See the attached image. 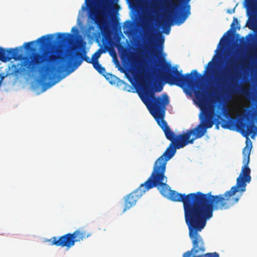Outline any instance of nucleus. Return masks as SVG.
I'll return each mask as SVG.
<instances>
[{
  "label": "nucleus",
  "mask_w": 257,
  "mask_h": 257,
  "mask_svg": "<svg viewBox=\"0 0 257 257\" xmlns=\"http://www.w3.org/2000/svg\"><path fill=\"white\" fill-rule=\"evenodd\" d=\"M129 25H131V22L130 21H127L126 22Z\"/></svg>",
  "instance_id": "nucleus-27"
},
{
  "label": "nucleus",
  "mask_w": 257,
  "mask_h": 257,
  "mask_svg": "<svg viewBox=\"0 0 257 257\" xmlns=\"http://www.w3.org/2000/svg\"><path fill=\"white\" fill-rule=\"evenodd\" d=\"M101 7H108V6L107 5L104 4L101 5Z\"/></svg>",
  "instance_id": "nucleus-24"
},
{
  "label": "nucleus",
  "mask_w": 257,
  "mask_h": 257,
  "mask_svg": "<svg viewBox=\"0 0 257 257\" xmlns=\"http://www.w3.org/2000/svg\"><path fill=\"white\" fill-rule=\"evenodd\" d=\"M166 4L169 7L173 9H177L179 8V5L178 3H174L172 0H166Z\"/></svg>",
  "instance_id": "nucleus-14"
},
{
  "label": "nucleus",
  "mask_w": 257,
  "mask_h": 257,
  "mask_svg": "<svg viewBox=\"0 0 257 257\" xmlns=\"http://www.w3.org/2000/svg\"><path fill=\"white\" fill-rule=\"evenodd\" d=\"M236 24H238V21L237 20V19L236 18H233V22L231 25V29L227 31V33L230 32L231 30L232 29L233 32H235L236 31V28L235 27V25Z\"/></svg>",
  "instance_id": "nucleus-16"
},
{
  "label": "nucleus",
  "mask_w": 257,
  "mask_h": 257,
  "mask_svg": "<svg viewBox=\"0 0 257 257\" xmlns=\"http://www.w3.org/2000/svg\"><path fill=\"white\" fill-rule=\"evenodd\" d=\"M74 30H75L76 31H77V30L76 28H75L74 27L72 28V31H73Z\"/></svg>",
  "instance_id": "nucleus-25"
},
{
  "label": "nucleus",
  "mask_w": 257,
  "mask_h": 257,
  "mask_svg": "<svg viewBox=\"0 0 257 257\" xmlns=\"http://www.w3.org/2000/svg\"><path fill=\"white\" fill-rule=\"evenodd\" d=\"M164 42V38L162 35H160V39L158 40V50L160 52H161L163 51Z\"/></svg>",
  "instance_id": "nucleus-15"
},
{
  "label": "nucleus",
  "mask_w": 257,
  "mask_h": 257,
  "mask_svg": "<svg viewBox=\"0 0 257 257\" xmlns=\"http://www.w3.org/2000/svg\"><path fill=\"white\" fill-rule=\"evenodd\" d=\"M198 101L203 113L200 114V123L195 128L177 135L164 120L166 106L169 104V100H143L149 107L151 113L171 143L163 155L156 161L153 171L148 179L124 197L123 213L134 206L146 191L154 187H156L163 196L166 195L169 187L167 185V178L165 175L167 162L175 155L176 149L192 144L195 140L204 135L207 129L212 127L214 123L212 116L215 115L213 107L207 105L206 100Z\"/></svg>",
  "instance_id": "nucleus-1"
},
{
  "label": "nucleus",
  "mask_w": 257,
  "mask_h": 257,
  "mask_svg": "<svg viewBox=\"0 0 257 257\" xmlns=\"http://www.w3.org/2000/svg\"><path fill=\"white\" fill-rule=\"evenodd\" d=\"M176 1H179V0H175Z\"/></svg>",
  "instance_id": "nucleus-30"
},
{
  "label": "nucleus",
  "mask_w": 257,
  "mask_h": 257,
  "mask_svg": "<svg viewBox=\"0 0 257 257\" xmlns=\"http://www.w3.org/2000/svg\"><path fill=\"white\" fill-rule=\"evenodd\" d=\"M162 89H163V86L159 85L155 88V91L156 92H160L162 90Z\"/></svg>",
  "instance_id": "nucleus-21"
},
{
  "label": "nucleus",
  "mask_w": 257,
  "mask_h": 257,
  "mask_svg": "<svg viewBox=\"0 0 257 257\" xmlns=\"http://www.w3.org/2000/svg\"><path fill=\"white\" fill-rule=\"evenodd\" d=\"M250 151L251 147L247 146L243 149V166L236 184L224 194L212 195L211 191L206 194L199 191L186 195L170 190L167 184L168 191L164 196L172 201L183 203L185 221L191 234L194 230L204 228L207 220L212 217L213 210L229 209L238 201L242 193L246 190L247 183L251 181L248 167Z\"/></svg>",
  "instance_id": "nucleus-2"
},
{
  "label": "nucleus",
  "mask_w": 257,
  "mask_h": 257,
  "mask_svg": "<svg viewBox=\"0 0 257 257\" xmlns=\"http://www.w3.org/2000/svg\"><path fill=\"white\" fill-rule=\"evenodd\" d=\"M21 51V48L19 47L6 49L0 47L1 61L7 62L12 59L21 61L20 63L17 65H12L10 68V74L16 76L28 74L36 72L42 64L47 63L48 65L45 66L46 73L42 75V78L45 81H52L57 78L58 74L63 73L71 65L73 59V55L70 54L68 55V59L65 64L56 66L55 65L64 61L65 57L58 53L60 50L55 46L45 50L42 54L34 53L30 56H23L20 53Z\"/></svg>",
  "instance_id": "nucleus-3"
},
{
  "label": "nucleus",
  "mask_w": 257,
  "mask_h": 257,
  "mask_svg": "<svg viewBox=\"0 0 257 257\" xmlns=\"http://www.w3.org/2000/svg\"><path fill=\"white\" fill-rule=\"evenodd\" d=\"M93 67L101 75L104 76L107 80H109V77L112 78L113 76L111 74L107 73L105 74V69L102 67L99 63L98 61H95L92 64Z\"/></svg>",
  "instance_id": "nucleus-11"
},
{
  "label": "nucleus",
  "mask_w": 257,
  "mask_h": 257,
  "mask_svg": "<svg viewBox=\"0 0 257 257\" xmlns=\"http://www.w3.org/2000/svg\"><path fill=\"white\" fill-rule=\"evenodd\" d=\"M204 228L201 227L199 230H193L192 233L189 232V235L192 240L193 247L190 250L184 253L183 257H219L216 252L204 253L205 247L203 239L199 232Z\"/></svg>",
  "instance_id": "nucleus-6"
},
{
  "label": "nucleus",
  "mask_w": 257,
  "mask_h": 257,
  "mask_svg": "<svg viewBox=\"0 0 257 257\" xmlns=\"http://www.w3.org/2000/svg\"><path fill=\"white\" fill-rule=\"evenodd\" d=\"M248 115H249L248 113H243L239 114L238 115V117H239L240 119L244 120L245 119H246L248 117Z\"/></svg>",
  "instance_id": "nucleus-19"
},
{
  "label": "nucleus",
  "mask_w": 257,
  "mask_h": 257,
  "mask_svg": "<svg viewBox=\"0 0 257 257\" xmlns=\"http://www.w3.org/2000/svg\"><path fill=\"white\" fill-rule=\"evenodd\" d=\"M105 52V50L102 48H100L97 51H96L92 56V60L95 61H98L100 55Z\"/></svg>",
  "instance_id": "nucleus-13"
},
{
  "label": "nucleus",
  "mask_w": 257,
  "mask_h": 257,
  "mask_svg": "<svg viewBox=\"0 0 257 257\" xmlns=\"http://www.w3.org/2000/svg\"><path fill=\"white\" fill-rule=\"evenodd\" d=\"M238 29H240V26L238 27Z\"/></svg>",
  "instance_id": "nucleus-29"
},
{
  "label": "nucleus",
  "mask_w": 257,
  "mask_h": 257,
  "mask_svg": "<svg viewBox=\"0 0 257 257\" xmlns=\"http://www.w3.org/2000/svg\"><path fill=\"white\" fill-rule=\"evenodd\" d=\"M249 57H246L237 61L231 60L222 74L217 79V85L221 90L225 91L227 95L237 94L246 98H251L257 102V88L252 93L249 88L237 85L236 89L234 81L237 79L240 68L242 70L248 69L250 65Z\"/></svg>",
  "instance_id": "nucleus-4"
},
{
  "label": "nucleus",
  "mask_w": 257,
  "mask_h": 257,
  "mask_svg": "<svg viewBox=\"0 0 257 257\" xmlns=\"http://www.w3.org/2000/svg\"><path fill=\"white\" fill-rule=\"evenodd\" d=\"M170 14L171 15L165 16L161 22V24L164 28V33L167 35L170 33L172 21H174L178 25L183 24L185 21L190 15V6L187 3L179 12L173 13L172 12H170Z\"/></svg>",
  "instance_id": "nucleus-7"
},
{
  "label": "nucleus",
  "mask_w": 257,
  "mask_h": 257,
  "mask_svg": "<svg viewBox=\"0 0 257 257\" xmlns=\"http://www.w3.org/2000/svg\"><path fill=\"white\" fill-rule=\"evenodd\" d=\"M154 38V35L153 34H150L148 36V40H149V43L151 44V45H153V46H155L153 42H154V41H153V38Z\"/></svg>",
  "instance_id": "nucleus-18"
},
{
  "label": "nucleus",
  "mask_w": 257,
  "mask_h": 257,
  "mask_svg": "<svg viewBox=\"0 0 257 257\" xmlns=\"http://www.w3.org/2000/svg\"><path fill=\"white\" fill-rule=\"evenodd\" d=\"M53 38V35L52 34L44 35L38 38L36 41L25 43L24 44V46L25 47L26 49L28 50H33L31 45L37 42L41 44L42 47H46L48 45V42Z\"/></svg>",
  "instance_id": "nucleus-9"
},
{
  "label": "nucleus",
  "mask_w": 257,
  "mask_h": 257,
  "mask_svg": "<svg viewBox=\"0 0 257 257\" xmlns=\"http://www.w3.org/2000/svg\"><path fill=\"white\" fill-rule=\"evenodd\" d=\"M74 69H72L71 70H70L68 74H69L70 73L72 72Z\"/></svg>",
  "instance_id": "nucleus-26"
},
{
  "label": "nucleus",
  "mask_w": 257,
  "mask_h": 257,
  "mask_svg": "<svg viewBox=\"0 0 257 257\" xmlns=\"http://www.w3.org/2000/svg\"><path fill=\"white\" fill-rule=\"evenodd\" d=\"M83 59L86 61L88 63L93 64L94 62V60H92V58L90 59L89 57L87 56L85 54L83 55L82 57Z\"/></svg>",
  "instance_id": "nucleus-17"
},
{
  "label": "nucleus",
  "mask_w": 257,
  "mask_h": 257,
  "mask_svg": "<svg viewBox=\"0 0 257 257\" xmlns=\"http://www.w3.org/2000/svg\"><path fill=\"white\" fill-rule=\"evenodd\" d=\"M92 233L83 228H79L73 233H68L60 237L54 236L49 240L51 245L66 247L69 249L74 246L75 242L83 241L90 237Z\"/></svg>",
  "instance_id": "nucleus-5"
},
{
  "label": "nucleus",
  "mask_w": 257,
  "mask_h": 257,
  "mask_svg": "<svg viewBox=\"0 0 257 257\" xmlns=\"http://www.w3.org/2000/svg\"><path fill=\"white\" fill-rule=\"evenodd\" d=\"M7 74L5 75L4 73H0V86L2 84V83L4 79V78L7 77Z\"/></svg>",
  "instance_id": "nucleus-20"
},
{
  "label": "nucleus",
  "mask_w": 257,
  "mask_h": 257,
  "mask_svg": "<svg viewBox=\"0 0 257 257\" xmlns=\"http://www.w3.org/2000/svg\"><path fill=\"white\" fill-rule=\"evenodd\" d=\"M80 64V62H79V63H78L77 66H79Z\"/></svg>",
  "instance_id": "nucleus-28"
},
{
  "label": "nucleus",
  "mask_w": 257,
  "mask_h": 257,
  "mask_svg": "<svg viewBox=\"0 0 257 257\" xmlns=\"http://www.w3.org/2000/svg\"><path fill=\"white\" fill-rule=\"evenodd\" d=\"M59 80L55 81L54 83H53L52 84L50 85L49 86H52L53 84H55L56 82H57Z\"/></svg>",
  "instance_id": "nucleus-23"
},
{
  "label": "nucleus",
  "mask_w": 257,
  "mask_h": 257,
  "mask_svg": "<svg viewBox=\"0 0 257 257\" xmlns=\"http://www.w3.org/2000/svg\"><path fill=\"white\" fill-rule=\"evenodd\" d=\"M222 112L217 115L218 118L221 119L222 123L221 125L223 128H230L235 126L236 124L235 119L231 116L229 108L225 105L221 107Z\"/></svg>",
  "instance_id": "nucleus-8"
},
{
  "label": "nucleus",
  "mask_w": 257,
  "mask_h": 257,
  "mask_svg": "<svg viewBox=\"0 0 257 257\" xmlns=\"http://www.w3.org/2000/svg\"><path fill=\"white\" fill-rule=\"evenodd\" d=\"M247 14L250 18L257 17V0H245Z\"/></svg>",
  "instance_id": "nucleus-10"
},
{
  "label": "nucleus",
  "mask_w": 257,
  "mask_h": 257,
  "mask_svg": "<svg viewBox=\"0 0 257 257\" xmlns=\"http://www.w3.org/2000/svg\"><path fill=\"white\" fill-rule=\"evenodd\" d=\"M72 35L68 33H58V40L61 44H64L69 41Z\"/></svg>",
  "instance_id": "nucleus-12"
},
{
  "label": "nucleus",
  "mask_w": 257,
  "mask_h": 257,
  "mask_svg": "<svg viewBox=\"0 0 257 257\" xmlns=\"http://www.w3.org/2000/svg\"><path fill=\"white\" fill-rule=\"evenodd\" d=\"M212 64V61L209 62L207 64V66L206 67V70L204 71V73H206L207 70L208 69V67L210 66Z\"/></svg>",
  "instance_id": "nucleus-22"
}]
</instances>
